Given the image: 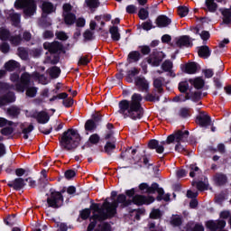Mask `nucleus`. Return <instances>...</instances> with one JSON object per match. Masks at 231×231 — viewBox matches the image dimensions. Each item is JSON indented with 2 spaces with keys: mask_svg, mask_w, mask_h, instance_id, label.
<instances>
[{
  "mask_svg": "<svg viewBox=\"0 0 231 231\" xmlns=\"http://www.w3.org/2000/svg\"><path fill=\"white\" fill-rule=\"evenodd\" d=\"M188 138L189 131H177L167 137L166 143L169 145L173 143V142H176L177 144L175 145V151H177V152H183V151H185V147L181 145L180 142H186Z\"/></svg>",
  "mask_w": 231,
  "mask_h": 231,
  "instance_id": "4",
  "label": "nucleus"
},
{
  "mask_svg": "<svg viewBox=\"0 0 231 231\" xmlns=\"http://www.w3.org/2000/svg\"><path fill=\"white\" fill-rule=\"evenodd\" d=\"M150 217L152 219H160V217H162V212L160 211V209H153L150 213Z\"/></svg>",
  "mask_w": 231,
  "mask_h": 231,
  "instance_id": "44",
  "label": "nucleus"
},
{
  "mask_svg": "<svg viewBox=\"0 0 231 231\" xmlns=\"http://www.w3.org/2000/svg\"><path fill=\"white\" fill-rule=\"evenodd\" d=\"M215 0H206V6L208 12H216L217 10V4L214 2Z\"/></svg>",
  "mask_w": 231,
  "mask_h": 231,
  "instance_id": "31",
  "label": "nucleus"
},
{
  "mask_svg": "<svg viewBox=\"0 0 231 231\" xmlns=\"http://www.w3.org/2000/svg\"><path fill=\"white\" fill-rule=\"evenodd\" d=\"M189 83L196 88V89H201L205 86V80L201 78H195L194 79H189Z\"/></svg>",
  "mask_w": 231,
  "mask_h": 231,
  "instance_id": "24",
  "label": "nucleus"
},
{
  "mask_svg": "<svg viewBox=\"0 0 231 231\" xmlns=\"http://www.w3.org/2000/svg\"><path fill=\"white\" fill-rule=\"evenodd\" d=\"M11 17V21H13L14 24L15 26H17V24H19V23H21V15L18 14H10Z\"/></svg>",
  "mask_w": 231,
  "mask_h": 231,
  "instance_id": "45",
  "label": "nucleus"
},
{
  "mask_svg": "<svg viewBox=\"0 0 231 231\" xmlns=\"http://www.w3.org/2000/svg\"><path fill=\"white\" fill-rule=\"evenodd\" d=\"M210 116L205 112H200L197 116V124H199V125L201 127H207L208 125H210Z\"/></svg>",
  "mask_w": 231,
  "mask_h": 231,
  "instance_id": "10",
  "label": "nucleus"
},
{
  "mask_svg": "<svg viewBox=\"0 0 231 231\" xmlns=\"http://www.w3.org/2000/svg\"><path fill=\"white\" fill-rule=\"evenodd\" d=\"M59 62V56L52 52L48 55L44 60V64H57Z\"/></svg>",
  "mask_w": 231,
  "mask_h": 231,
  "instance_id": "27",
  "label": "nucleus"
},
{
  "mask_svg": "<svg viewBox=\"0 0 231 231\" xmlns=\"http://www.w3.org/2000/svg\"><path fill=\"white\" fill-rule=\"evenodd\" d=\"M49 74L51 79H58L59 75H60V69L59 67H52L49 69Z\"/></svg>",
  "mask_w": 231,
  "mask_h": 231,
  "instance_id": "34",
  "label": "nucleus"
},
{
  "mask_svg": "<svg viewBox=\"0 0 231 231\" xmlns=\"http://www.w3.org/2000/svg\"><path fill=\"white\" fill-rule=\"evenodd\" d=\"M197 189L198 190H207V184L202 181L197 182Z\"/></svg>",
  "mask_w": 231,
  "mask_h": 231,
  "instance_id": "64",
  "label": "nucleus"
},
{
  "mask_svg": "<svg viewBox=\"0 0 231 231\" xmlns=\"http://www.w3.org/2000/svg\"><path fill=\"white\" fill-rule=\"evenodd\" d=\"M17 68H19V62L14 60H10L5 64V69L7 71H14V69H17Z\"/></svg>",
  "mask_w": 231,
  "mask_h": 231,
  "instance_id": "23",
  "label": "nucleus"
},
{
  "mask_svg": "<svg viewBox=\"0 0 231 231\" xmlns=\"http://www.w3.org/2000/svg\"><path fill=\"white\" fill-rule=\"evenodd\" d=\"M0 50L2 53H8V51H10V45H8V43H3L0 46Z\"/></svg>",
  "mask_w": 231,
  "mask_h": 231,
  "instance_id": "62",
  "label": "nucleus"
},
{
  "mask_svg": "<svg viewBox=\"0 0 231 231\" xmlns=\"http://www.w3.org/2000/svg\"><path fill=\"white\" fill-rule=\"evenodd\" d=\"M140 73V70L137 69H133L132 70L128 71V76L126 77L127 82H133V77L135 75H138Z\"/></svg>",
  "mask_w": 231,
  "mask_h": 231,
  "instance_id": "39",
  "label": "nucleus"
},
{
  "mask_svg": "<svg viewBox=\"0 0 231 231\" xmlns=\"http://www.w3.org/2000/svg\"><path fill=\"white\" fill-rule=\"evenodd\" d=\"M165 143H167V141H162L161 143L160 142H158L157 140H152L149 143V147L150 149H155L156 152H158V154H162L163 151H165V148L163 147V145H165Z\"/></svg>",
  "mask_w": 231,
  "mask_h": 231,
  "instance_id": "12",
  "label": "nucleus"
},
{
  "mask_svg": "<svg viewBox=\"0 0 231 231\" xmlns=\"http://www.w3.org/2000/svg\"><path fill=\"white\" fill-rule=\"evenodd\" d=\"M176 45L179 46V48H182V46H190V38L189 36H181L177 40Z\"/></svg>",
  "mask_w": 231,
  "mask_h": 231,
  "instance_id": "20",
  "label": "nucleus"
},
{
  "mask_svg": "<svg viewBox=\"0 0 231 231\" xmlns=\"http://www.w3.org/2000/svg\"><path fill=\"white\" fill-rule=\"evenodd\" d=\"M39 88L37 87H27L25 95L29 98H34V97H37V91Z\"/></svg>",
  "mask_w": 231,
  "mask_h": 231,
  "instance_id": "30",
  "label": "nucleus"
},
{
  "mask_svg": "<svg viewBox=\"0 0 231 231\" xmlns=\"http://www.w3.org/2000/svg\"><path fill=\"white\" fill-rule=\"evenodd\" d=\"M100 142V135L98 134H93L88 138V143H91V145H97Z\"/></svg>",
  "mask_w": 231,
  "mask_h": 231,
  "instance_id": "36",
  "label": "nucleus"
},
{
  "mask_svg": "<svg viewBox=\"0 0 231 231\" xmlns=\"http://www.w3.org/2000/svg\"><path fill=\"white\" fill-rule=\"evenodd\" d=\"M207 228H209V230H217V221L209 220L206 222Z\"/></svg>",
  "mask_w": 231,
  "mask_h": 231,
  "instance_id": "43",
  "label": "nucleus"
},
{
  "mask_svg": "<svg viewBox=\"0 0 231 231\" xmlns=\"http://www.w3.org/2000/svg\"><path fill=\"white\" fill-rule=\"evenodd\" d=\"M139 17L143 21H145V19H147V17H149V12L147 10H145L144 8H141L139 10Z\"/></svg>",
  "mask_w": 231,
  "mask_h": 231,
  "instance_id": "46",
  "label": "nucleus"
},
{
  "mask_svg": "<svg viewBox=\"0 0 231 231\" xmlns=\"http://www.w3.org/2000/svg\"><path fill=\"white\" fill-rule=\"evenodd\" d=\"M78 64L80 66H86L87 64H89V59L86 56H82L79 58Z\"/></svg>",
  "mask_w": 231,
  "mask_h": 231,
  "instance_id": "56",
  "label": "nucleus"
},
{
  "mask_svg": "<svg viewBox=\"0 0 231 231\" xmlns=\"http://www.w3.org/2000/svg\"><path fill=\"white\" fill-rule=\"evenodd\" d=\"M199 56L203 59H208V57H210V49H208V46L200 47L199 50Z\"/></svg>",
  "mask_w": 231,
  "mask_h": 231,
  "instance_id": "29",
  "label": "nucleus"
},
{
  "mask_svg": "<svg viewBox=\"0 0 231 231\" xmlns=\"http://www.w3.org/2000/svg\"><path fill=\"white\" fill-rule=\"evenodd\" d=\"M32 116L37 120L38 124H48L50 122V116L46 112H34Z\"/></svg>",
  "mask_w": 231,
  "mask_h": 231,
  "instance_id": "13",
  "label": "nucleus"
},
{
  "mask_svg": "<svg viewBox=\"0 0 231 231\" xmlns=\"http://www.w3.org/2000/svg\"><path fill=\"white\" fill-rule=\"evenodd\" d=\"M60 143V146L67 151L77 149V147H79V143H80V134H79L77 130L69 129L61 136Z\"/></svg>",
  "mask_w": 231,
  "mask_h": 231,
  "instance_id": "3",
  "label": "nucleus"
},
{
  "mask_svg": "<svg viewBox=\"0 0 231 231\" xmlns=\"http://www.w3.org/2000/svg\"><path fill=\"white\" fill-rule=\"evenodd\" d=\"M33 131V125H30L27 128H24L23 130V138L25 140H28V134H30L31 132Z\"/></svg>",
  "mask_w": 231,
  "mask_h": 231,
  "instance_id": "52",
  "label": "nucleus"
},
{
  "mask_svg": "<svg viewBox=\"0 0 231 231\" xmlns=\"http://www.w3.org/2000/svg\"><path fill=\"white\" fill-rule=\"evenodd\" d=\"M31 80H32V77L30 76V74H28V73L22 74V76L20 78V83L17 82L15 84V89L19 93H24V89H25V88H28V86H30Z\"/></svg>",
  "mask_w": 231,
  "mask_h": 231,
  "instance_id": "7",
  "label": "nucleus"
},
{
  "mask_svg": "<svg viewBox=\"0 0 231 231\" xmlns=\"http://www.w3.org/2000/svg\"><path fill=\"white\" fill-rule=\"evenodd\" d=\"M14 6L15 8H23V14L27 17H32L37 12V5L33 0H16Z\"/></svg>",
  "mask_w": 231,
  "mask_h": 231,
  "instance_id": "5",
  "label": "nucleus"
},
{
  "mask_svg": "<svg viewBox=\"0 0 231 231\" xmlns=\"http://www.w3.org/2000/svg\"><path fill=\"white\" fill-rule=\"evenodd\" d=\"M90 208L93 210V215L90 217V224L87 231H113L111 224L105 221L116 214V206L109 204V202L106 200L102 205V208H100L99 204L96 203L92 204Z\"/></svg>",
  "mask_w": 231,
  "mask_h": 231,
  "instance_id": "1",
  "label": "nucleus"
},
{
  "mask_svg": "<svg viewBox=\"0 0 231 231\" xmlns=\"http://www.w3.org/2000/svg\"><path fill=\"white\" fill-rule=\"evenodd\" d=\"M135 85L141 91H147L149 89V81L143 77H137L135 79Z\"/></svg>",
  "mask_w": 231,
  "mask_h": 231,
  "instance_id": "14",
  "label": "nucleus"
},
{
  "mask_svg": "<svg viewBox=\"0 0 231 231\" xmlns=\"http://www.w3.org/2000/svg\"><path fill=\"white\" fill-rule=\"evenodd\" d=\"M162 69L163 71H168L171 77H174V72H172V61L165 60L162 65Z\"/></svg>",
  "mask_w": 231,
  "mask_h": 231,
  "instance_id": "22",
  "label": "nucleus"
},
{
  "mask_svg": "<svg viewBox=\"0 0 231 231\" xmlns=\"http://www.w3.org/2000/svg\"><path fill=\"white\" fill-rule=\"evenodd\" d=\"M85 5L87 8L93 10L100 6V1L98 0H85Z\"/></svg>",
  "mask_w": 231,
  "mask_h": 231,
  "instance_id": "28",
  "label": "nucleus"
},
{
  "mask_svg": "<svg viewBox=\"0 0 231 231\" xmlns=\"http://www.w3.org/2000/svg\"><path fill=\"white\" fill-rule=\"evenodd\" d=\"M221 14L223 15L224 24H230V23H231V9H222Z\"/></svg>",
  "mask_w": 231,
  "mask_h": 231,
  "instance_id": "21",
  "label": "nucleus"
},
{
  "mask_svg": "<svg viewBox=\"0 0 231 231\" xmlns=\"http://www.w3.org/2000/svg\"><path fill=\"white\" fill-rule=\"evenodd\" d=\"M36 79H38V80L41 84H43V85L48 84V79H46V77H44L41 74H37Z\"/></svg>",
  "mask_w": 231,
  "mask_h": 231,
  "instance_id": "61",
  "label": "nucleus"
},
{
  "mask_svg": "<svg viewBox=\"0 0 231 231\" xmlns=\"http://www.w3.org/2000/svg\"><path fill=\"white\" fill-rule=\"evenodd\" d=\"M155 23L159 28H167V26L171 24V21L169 17L162 14L157 17Z\"/></svg>",
  "mask_w": 231,
  "mask_h": 231,
  "instance_id": "16",
  "label": "nucleus"
},
{
  "mask_svg": "<svg viewBox=\"0 0 231 231\" xmlns=\"http://www.w3.org/2000/svg\"><path fill=\"white\" fill-rule=\"evenodd\" d=\"M163 59H165V54L161 51L150 56V58L147 60V62L152 66H160V62H162Z\"/></svg>",
  "mask_w": 231,
  "mask_h": 231,
  "instance_id": "9",
  "label": "nucleus"
},
{
  "mask_svg": "<svg viewBox=\"0 0 231 231\" xmlns=\"http://www.w3.org/2000/svg\"><path fill=\"white\" fill-rule=\"evenodd\" d=\"M10 102H15V95L13 92L5 93L0 98L1 106H5V104H10Z\"/></svg>",
  "mask_w": 231,
  "mask_h": 231,
  "instance_id": "17",
  "label": "nucleus"
},
{
  "mask_svg": "<svg viewBox=\"0 0 231 231\" xmlns=\"http://www.w3.org/2000/svg\"><path fill=\"white\" fill-rule=\"evenodd\" d=\"M142 95L134 94L131 101L122 100L119 102L120 115H123L125 118H132V120H140L143 116V109L142 108Z\"/></svg>",
  "mask_w": 231,
  "mask_h": 231,
  "instance_id": "2",
  "label": "nucleus"
},
{
  "mask_svg": "<svg viewBox=\"0 0 231 231\" xmlns=\"http://www.w3.org/2000/svg\"><path fill=\"white\" fill-rule=\"evenodd\" d=\"M153 86L158 89L159 93H162V87L163 86V79L162 78L156 79L153 81Z\"/></svg>",
  "mask_w": 231,
  "mask_h": 231,
  "instance_id": "40",
  "label": "nucleus"
},
{
  "mask_svg": "<svg viewBox=\"0 0 231 231\" xmlns=\"http://www.w3.org/2000/svg\"><path fill=\"white\" fill-rule=\"evenodd\" d=\"M158 192L159 196H163V189L158 188V184L153 183L149 188V194H152L153 192Z\"/></svg>",
  "mask_w": 231,
  "mask_h": 231,
  "instance_id": "33",
  "label": "nucleus"
},
{
  "mask_svg": "<svg viewBox=\"0 0 231 231\" xmlns=\"http://www.w3.org/2000/svg\"><path fill=\"white\" fill-rule=\"evenodd\" d=\"M137 7L134 5H130L126 6L127 14H136Z\"/></svg>",
  "mask_w": 231,
  "mask_h": 231,
  "instance_id": "59",
  "label": "nucleus"
},
{
  "mask_svg": "<svg viewBox=\"0 0 231 231\" xmlns=\"http://www.w3.org/2000/svg\"><path fill=\"white\" fill-rule=\"evenodd\" d=\"M44 50H48L51 53H57V51H60L62 50V44L59 42H54L52 43L45 42L43 44Z\"/></svg>",
  "mask_w": 231,
  "mask_h": 231,
  "instance_id": "11",
  "label": "nucleus"
},
{
  "mask_svg": "<svg viewBox=\"0 0 231 231\" xmlns=\"http://www.w3.org/2000/svg\"><path fill=\"white\" fill-rule=\"evenodd\" d=\"M89 216H91V210H89L88 208L84 209L83 211L80 212V217L82 219H88Z\"/></svg>",
  "mask_w": 231,
  "mask_h": 231,
  "instance_id": "57",
  "label": "nucleus"
},
{
  "mask_svg": "<svg viewBox=\"0 0 231 231\" xmlns=\"http://www.w3.org/2000/svg\"><path fill=\"white\" fill-rule=\"evenodd\" d=\"M20 111L17 106H11L10 108L7 109V115L10 116H17L19 115Z\"/></svg>",
  "mask_w": 231,
  "mask_h": 231,
  "instance_id": "41",
  "label": "nucleus"
},
{
  "mask_svg": "<svg viewBox=\"0 0 231 231\" xmlns=\"http://www.w3.org/2000/svg\"><path fill=\"white\" fill-rule=\"evenodd\" d=\"M128 59L134 62H138V60H140V52L136 51H131L128 54Z\"/></svg>",
  "mask_w": 231,
  "mask_h": 231,
  "instance_id": "37",
  "label": "nucleus"
},
{
  "mask_svg": "<svg viewBox=\"0 0 231 231\" xmlns=\"http://www.w3.org/2000/svg\"><path fill=\"white\" fill-rule=\"evenodd\" d=\"M216 180L217 181L218 185H223L224 183H226V176L223 174H217L216 176Z\"/></svg>",
  "mask_w": 231,
  "mask_h": 231,
  "instance_id": "51",
  "label": "nucleus"
},
{
  "mask_svg": "<svg viewBox=\"0 0 231 231\" xmlns=\"http://www.w3.org/2000/svg\"><path fill=\"white\" fill-rule=\"evenodd\" d=\"M184 71L186 73H189V75H192L198 71V65L196 62H189L186 65H184Z\"/></svg>",
  "mask_w": 231,
  "mask_h": 231,
  "instance_id": "19",
  "label": "nucleus"
},
{
  "mask_svg": "<svg viewBox=\"0 0 231 231\" xmlns=\"http://www.w3.org/2000/svg\"><path fill=\"white\" fill-rule=\"evenodd\" d=\"M7 125H14V122L8 121L5 117H0V127H6Z\"/></svg>",
  "mask_w": 231,
  "mask_h": 231,
  "instance_id": "50",
  "label": "nucleus"
},
{
  "mask_svg": "<svg viewBox=\"0 0 231 231\" xmlns=\"http://www.w3.org/2000/svg\"><path fill=\"white\" fill-rule=\"evenodd\" d=\"M76 175H77V173L73 170H69V171H65V178L67 180H71V178H75Z\"/></svg>",
  "mask_w": 231,
  "mask_h": 231,
  "instance_id": "58",
  "label": "nucleus"
},
{
  "mask_svg": "<svg viewBox=\"0 0 231 231\" xmlns=\"http://www.w3.org/2000/svg\"><path fill=\"white\" fill-rule=\"evenodd\" d=\"M189 115V108L182 107L179 110V116H181V118H187Z\"/></svg>",
  "mask_w": 231,
  "mask_h": 231,
  "instance_id": "54",
  "label": "nucleus"
},
{
  "mask_svg": "<svg viewBox=\"0 0 231 231\" xmlns=\"http://www.w3.org/2000/svg\"><path fill=\"white\" fill-rule=\"evenodd\" d=\"M116 145L114 144V143L107 142L106 144L105 145V151L106 152H109L110 151H113Z\"/></svg>",
  "mask_w": 231,
  "mask_h": 231,
  "instance_id": "63",
  "label": "nucleus"
},
{
  "mask_svg": "<svg viewBox=\"0 0 231 231\" xmlns=\"http://www.w3.org/2000/svg\"><path fill=\"white\" fill-rule=\"evenodd\" d=\"M8 187H12L14 190H21L26 185L23 178H16L13 181L8 182Z\"/></svg>",
  "mask_w": 231,
  "mask_h": 231,
  "instance_id": "15",
  "label": "nucleus"
},
{
  "mask_svg": "<svg viewBox=\"0 0 231 231\" xmlns=\"http://www.w3.org/2000/svg\"><path fill=\"white\" fill-rule=\"evenodd\" d=\"M56 37L60 39V41H66L68 39V35H66L64 32H56Z\"/></svg>",
  "mask_w": 231,
  "mask_h": 231,
  "instance_id": "60",
  "label": "nucleus"
},
{
  "mask_svg": "<svg viewBox=\"0 0 231 231\" xmlns=\"http://www.w3.org/2000/svg\"><path fill=\"white\" fill-rule=\"evenodd\" d=\"M118 203H121L123 207H127V205H131V201L127 200L125 195L121 194L117 197V201H114L113 203H109V205H115L116 209L118 207Z\"/></svg>",
  "mask_w": 231,
  "mask_h": 231,
  "instance_id": "18",
  "label": "nucleus"
},
{
  "mask_svg": "<svg viewBox=\"0 0 231 231\" xmlns=\"http://www.w3.org/2000/svg\"><path fill=\"white\" fill-rule=\"evenodd\" d=\"M97 129V124L93 120H88L85 124V130L93 133Z\"/></svg>",
  "mask_w": 231,
  "mask_h": 231,
  "instance_id": "32",
  "label": "nucleus"
},
{
  "mask_svg": "<svg viewBox=\"0 0 231 231\" xmlns=\"http://www.w3.org/2000/svg\"><path fill=\"white\" fill-rule=\"evenodd\" d=\"M14 133V127L12 125H7L1 130V134L4 136H10Z\"/></svg>",
  "mask_w": 231,
  "mask_h": 231,
  "instance_id": "38",
  "label": "nucleus"
},
{
  "mask_svg": "<svg viewBox=\"0 0 231 231\" xmlns=\"http://www.w3.org/2000/svg\"><path fill=\"white\" fill-rule=\"evenodd\" d=\"M153 202H154V198L152 197L135 195L133 198V203H134V205H151V203H153Z\"/></svg>",
  "mask_w": 231,
  "mask_h": 231,
  "instance_id": "8",
  "label": "nucleus"
},
{
  "mask_svg": "<svg viewBox=\"0 0 231 231\" xmlns=\"http://www.w3.org/2000/svg\"><path fill=\"white\" fill-rule=\"evenodd\" d=\"M18 54L23 60H26V59H28V51H26L24 48H19Z\"/></svg>",
  "mask_w": 231,
  "mask_h": 231,
  "instance_id": "47",
  "label": "nucleus"
},
{
  "mask_svg": "<svg viewBox=\"0 0 231 231\" xmlns=\"http://www.w3.org/2000/svg\"><path fill=\"white\" fill-rule=\"evenodd\" d=\"M178 14L180 17H187L189 15V7H179Z\"/></svg>",
  "mask_w": 231,
  "mask_h": 231,
  "instance_id": "48",
  "label": "nucleus"
},
{
  "mask_svg": "<svg viewBox=\"0 0 231 231\" xmlns=\"http://www.w3.org/2000/svg\"><path fill=\"white\" fill-rule=\"evenodd\" d=\"M0 39L1 41H6L10 39V32L6 30L5 27L0 28Z\"/></svg>",
  "mask_w": 231,
  "mask_h": 231,
  "instance_id": "35",
  "label": "nucleus"
},
{
  "mask_svg": "<svg viewBox=\"0 0 231 231\" xmlns=\"http://www.w3.org/2000/svg\"><path fill=\"white\" fill-rule=\"evenodd\" d=\"M171 225H173L174 226H180V225H181V217L178 216L172 217Z\"/></svg>",
  "mask_w": 231,
  "mask_h": 231,
  "instance_id": "55",
  "label": "nucleus"
},
{
  "mask_svg": "<svg viewBox=\"0 0 231 231\" xmlns=\"http://www.w3.org/2000/svg\"><path fill=\"white\" fill-rule=\"evenodd\" d=\"M9 41L11 43L14 44V46H17L18 44H21V36H11L9 38Z\"/></svg>",
  "mask_w": 231,
  "mask_h": 231,
  "instance_id": "49",
  "label": "nucleus"
},
{
  "mask_svg": "<svg viewBox=\"0 0 231 231\" xmlns=\"http://www.w3.org/2000/svg\"><path fill=\"white\" fill-rule=\"evenodd\" d=\"M63 201L64 199L62 198V194L57 191L51 192L47 199L49 207H51L52 208H59V207H62Z\"/></svg>",
  "mask_w": 231,
  "mask_h": 231,
  "instance_id": "6",
  "label": "nucleus"
},
{
  "mask_svg": "<svg viewBox=\"0 0 231 231\" xmlns=\"http://www.w3.org/2000/svg\"><path fill=\"white\" fill-rule=\"evenodd\" d=\"M111 39L113 41H120V32L118 31V27L113 26L109 29Z\"/></svg>",
  "mask_w": 231,
  "mask_h": 231,
  "instance_id": "26",
  "label": "nucleus"
},
{
  "mask_svg": "<svg viewBox=\"0 0 231 231\" xmlns=\"http://www.w3.org/2000/svg\"><path fill=\"white\" fill-rule=\"evenodd\" d=\"M189 89V83L187 81H182L179 84V90L180 93H185Z\"/></svg>",
  "mask_w": 231,
  "mask_h": 231,
  "instance_id": "53",
  "label": "nucleus"
},
{
  "mask_svg": "<svg viewBox=\"0 0 231 231\" xmlns=\"http://www.w3.org/2000/svg\"><path fill=\"white\" fill-rule=\"evenodd\" d=\"M64 17H65L66 24H73V23H75V14H64Z\"/></svg>",
  "mask_w": 231,
  "mask_h": 231,
  "instance_id": "42",
  "label": "nucleus"
},
{
  "mask_svg": "<svg viewBox=\"0 0 231 231\" xmlns=\"http://www.w3.org/2000/svg\"><path fill=\"white\" fill-rule=\"evenodd\" d=\"M42 10L44 14H51V12H55V7L50 2H43L42 5Z\"/></svg>",
  "mask_w": 231,
  "mask_h": 231,
  "instance_id": "25",
  "label": "nucleus"
}]
</instances>
